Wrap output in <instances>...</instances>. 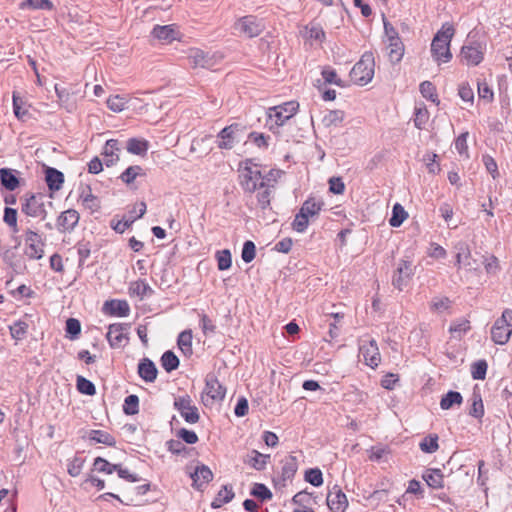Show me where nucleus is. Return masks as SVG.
Segmentation results:
<instances>
[{
	"label": "nucleus",
	"instance_id": "obj_1",
	"mask_svg": "<svg viewBox=\"0 0 512 512\" xmlns=\"http://www.w3.org/2000/svg\"><path fill=\"white\" fill-rule=\"evenodd\" d=\"M265 178L266 177H263L261 171L257 169V165H255V169L250 166H245L240 175V185L244 192L251 194L258 190L256 198L257 203L262 210L270 208L272 192L274 189V184H268L265 181Z\"/></svg>",
	"mask_w": 512,
	"mask_h": 512
},
{
	"label": "nucleus",
	"instance_id": "obj_2",
	"mask_svg": "<svg viewBox=\"0 0 512 512\" xmlns=\"http://www.w3.org/2000/svg\"><path fill=\"white\" fill-rule=\"evenodd\" d=\"M455 29L453 25L445 23L435 34L431 43V54L433 59L440 62H449L452 58L450 43L454 36Z\"/></svg>",
	"mask_w": 512,
	"mask_h": 512
},
{
	"label": "nucleus",
	"instance_id": "obj_3",
	"mask_svg": "<svg viewBox=\"0 0 512 512\" xmlns=\"http://www.w3.org/2000/svg\"><path fill=\"white\" fill-rule=\"evenodd\" d=\"M298 108L299 104L295 101L269 108L266 126L271 132L278 134L279 128L296 114Z\"/></svg>",
	"mask_w": 512,
	"mask_h": 512
},
{
	"label": "nucleus",
	"instance_id": "obj_4",
	"mask_svg": "<svg viewBox=\"0 0 512 512\" xmlns=\"http://www.w3.org/2000/svg\"><path fill=\"white\" fill-rule=\"evenodd\" d=\"M374 67L375 61L373 53L370 51L365 52L351 69V80L359 86L367 85L373 79Z\"/></svg>",
	"mask_w": 512,
	"mask_h": 512
},
{
	"label": "nucleus",
	"instance_id": "obj_5",
	"mask_svg": "<svg viewBox=\"0 0 512 512\" xmlns=\"http://www.w3.org/2000/svg\"><path fill=\"white\" fill-rule=\"evenodd\" d=\"M512 335V309H505L491 327V340L498 345H505Z\"/></svg>",
	"mask_w": 512,
	"mask_h": 512
},
{
	"label": "nucleus",
	"instance_id": "obj_6",
	"mask_svg": "<svg viewBox=\"0 0 512 512\" xmlns=\"http://www.w3.org/2000/svg\"><path fill=\"white\" fill-rule=\"evenodd\" d=\"M235 33L246 38L259 36L265 30V23L254 15H246L237 19L233 25Z\"/></svg>",
	"mask_w": 512,
	"mask_h": 512
},
{
	"label": "nucleus",
	"instance_id": "obj_7",
	"mask_svg": "<svg viewBox=\"0 0 512 512\" xmlns=\"http://www.w3.org/2000/svg\"><path fill=\"white\" fill-rule=\"evenodd\" d=\"M44 198L45 196L41 193L26 194L21 206L22 213L30 217L45 219L47 217V211L44 205Z\"/></svg>",
	"mask_w": 512,
	"mask_h": 512
},
{
	"label": "nucleus",
	"instance_id": "obj_8",
	"mask_svg": "<svg viewBox=\"0 0 512 512\" xmlns=\"http://www.w3.org/2000/svg\"><path fill=\"white\" fill-rule=\"evenodd\" d=\"M460 62L467 66H477L484 59V47L478 42H470L462 46Z\"/></svg>",
	"mask_w": 512,
	"mask_h": 512
},
{
	"label": "nucleus",
	"instance_id": "obj_9",
	"mask_svg": "<svg viewBox=\"0 0 512 512\" xmlns=\"http://www.w3.org/2000/svg\"><path fill=\"white\" fill-rule=\"evenodd\" d=\"M415 272V266L411 260L401 259L392 278V285L399 291L407 286Z\"/></svg>",
	"mask_w": 512,
	"mask_h": 512
},
{
	"label": "nucleus",
	"instance_id": "obj_10",
	"mask_svg": "<svg viewBox=\"0 0 512 512\" xmlns=\"http://www.w3.org/2000/svg\"><path fill=\"white\" fill-rule=\"evenodd\" d=\"M174 408L189 424H195L200 419L198 408L195 405H192V400L189 395L176 398L174 401Z\"/></svg>",
	"mask_w": 512,
	"mask_h": 512
},
{
	"label": "nucleus",
	"instance_id": "obj_11",
	"mask_svg": "<svg viewBox=\"0 0 512 512\" xmlns=\"http://www.w3.org/2000/svg\"><path fill=\"white\" fill-rule=\"evenodd\" d=\"M145 212H146V204H145V202H140L136 207H134L133 211L129 212V216H126L122 220H117V221H115V219H112L111 223H110L111 228L116 233L122 234L125 232L126 229H128L132 225V223L136 219L143 217Z\"/></svg>",
	"mask_w": 512,
	"mask_h": 512
},
{
	"label": "nucleus",
	"instance_id": "obj_12",
	"mask_svg": "<svg viewBox=\"0 0 512 512\" xmlns=\"http://www.w3.org/2000/svg\"><path fill=\"white\" fill-rule=\"evenodd\" d=\"M188 64L193 68L210 69L215 65L213 57L199 48H191L187 53Z\"/></svg>",
	"mask_w": 512,
	"mask_h": 512
},
{
	"label": "nucleus",
	"instance_id": "obj_13",
	"mask_svg": "<svg viewBox=\"0 0 512 512\" xmlns=\"http://www.w3.org/2000/svg\"><path fill=\"white\" fill-rule=\"evenodd\" d=\"M326 502L332 512H345L348 507L347 496L338 485L329 490Z\"/></svg>",
	"mask_w": 512,
	"mask_h": 512
},
{
	"label": "nucleus",
	"instance_id": "obj_14",
	"mask_svg": "<svg viewBox=\"0 0 512 512\" xmlns=\"http://www.w3.org/2000/svg\"><path fill=\"white\" fill-rule=\"evenodd\" d=\"M204 394L212 401H222L225 398L226 388L213 373H209L205 378Z\"/></svg>",
	"mask_w": 512,
	"mask_h": 512
},
{
	"label": "nucleus",
	"instance_id": "obj_15",
	"mask_svg": "<svg viewBox=\"0 0 512 512\" xmlns=\"http://www.w3.org/2000/svg\"><path fill=\"white\" fill-rule=\"evenodd\" d=\"M456 252V264L460 267L463 265L465 268L472 270L476 269V261L472 259L469 244L466 241H458L454 245Z\"/></svg>",
	"mask_w": 512,
	"mask_h": 512
},
{
	"label": "nucleus",
	"instance_id": "obj_16",
	"mask_svg": "<svg viewBox=\"0 0 512 512\" xmlns=\"http://www.w3.org/2000/svg\"><path fill=\"white\" fill-rule=\"evenodd\" d=\"M127 330V324L114 323L109 325L106 338L111 348H120L123 346V341L128 339Z\"/></svg>",
	"mask_w": 512,
	"mask_h": 512
},
{
	"label": "nucleus",
	"instance_id": "obj_17",
	"mask_svg": "<svg viewBox=\"0 0 512 512\" xmlns=\"http://www.w3.org/2000/svg\"><path fill=\"white\" fill-rule=\"evenodd\" d=\"M80 219L79 213L74 209H68L60 213L57 218L56 227L59 232H72Z\"/></svg>",
	"mask_w": 512,
	"mask_h": 512
},
{
	"label": "nucleus",
	"instance_id": "obj_18",
	"mask_svg": "<svg viewBox=\"0 0 512 512\" xmlns=\"http://www.w3.org/2000/svg\"><path fill=\"white\" fill-rule=\"evenodd\" d=\"M193 481L192 486L198 491H203L209 482L213 479V473L210 468L204 464H198L194 472L190 473Z\"/></svg>",
	"mask_w": 512,
	"mask_h": 512
},
{
	"label": "nucleus",
	"instance_id": "obj_19",
	"mask_svg": "<svg viewBox=\"0 0 512 512\" xmlns=\"http://www.w3.org/2000/svg\"><path fill=\"white\" fill-rule=\"evenodd\" d=\"M54 88L60 106L65 108L70 113L73 112L77 107L75 91L73 88L71 86L64 87L59 84H55Z\"/></svg>",
	"mask_w": 512,
	"mask_h": 512
},
{
	"label": "nucleus",
	"instance_id": "obj_20",
	"mask_svg": "<svg viewBox=\"0 0 512 512\" xmlns=\"http://www.w3.org/2000/svg\"><path fill=\"white\" fill-rule=\"evenodd\" d=\"M360 353L364 358L365 364L371 368H375L381 361L378 345L374 339L370 340L368 344L360 346Z\"/></svg>",
	"mask_w": 512,
	"mask_h": 512
},
{
	"label": "nucleus",
	"instance_id": "obj_21",
	"mask_svg": "<svg viewBox=\"0 0 512 512\" xmlns=\"http://www.w3.org/2000/svg\"><path fill=\"white\" fill-rule=\"evenodd\" d=\"M120 150L121 145L117 139H109L106 141L102 154L107 167L113 166L119 160Z\"/></svg>",
	"mask_w": 512,
	"mask_h": 512
},
{
	"label": "nucleus",
	"instance_id": "obj_22",
	"mask_svg": "<svg viewBox=\"0 0 512 512\" xmlns=\"http://www.w3.org/2000/svg\"><path fill=\"white\" fill-rule=\"evenodd\" d=\"M103 311L110 315L126 317L130 313V307L126 300H109L104 303Z\"/></svg>",
	"mask_w": 512,
	"mask_h": 512
},
{
	"label": "nucleus",
	"instance_id": "obj_23",
	"mask_svg": "<svg viewBox=\"0 0 512 512\" xmlns=\"http://www.w3.org/2000/svg\"><path fill=\"white\" fill-rule=\"evenodd\" d=\"M138 374L145 382H154L158 375L156 365L149 358H143L138 364Z\"/></svg>",
	"mask_w": 512,
	"mask_h": 512
},
{
	"label": "nucleus",
	"instance_id": "obj_24",
	"mask_svg": "<svg viewBox=\"0 0 512 512\" xmlns=\"http://www.w3.org/2000/svg\"><path fill=\"white\" fill-rule=\"evenodd\" d=\"M292 503L297 507L293 512H315L312 508V493L306 490L300 491L292 498Z\"/></svg>",
	"mask_w": 512,
	"mask_h": 512
},
{
	"label": "nucleus",
	"instance_id": "obj_25",
	"mask_svg": "<svg viewBox=\"0 0 512 512\" xmlns=\"http://www.w3.org/2000/svg\"><path fill=\"white\" fill-rule=\"evenodd\" d=\"M18 171L10 168L0 169V183L8 191H14L18 188L20 182L17 176Z\"/></svg>",
	"mask_w": 512,
	"mask_h": 512
},
{
	"label": "nucleus",
	"instance_id": "obj_26",
	"mask_svg": "<svg viewBox=\"0 0 512 512\" xmlns=\"http://www.w3.org/2000/svg\"><path fill=\"white\" fill-rule=\"evenodd\" d=\"M45 180L49 190L58 191L64 183V174L56 168L47 167L45 170Z\"/></svg>",
	"mask_w": 512,
	"mask_h": 512
},
{
	"label": "nucleus",
	"instance_id": "obj_27",
	"mask_svg": "<svg viewBox=\"0 0 512 512\" xmlns=\"http://www.w3.org/2000/svg\"><path fill=\"white\" fill-rule=\"evenodd\" d=\"M152 35L161 41L170 43L177 39L178 31L175 29L174 25H156L152 30Z\"/></svg>",
	"mask_w": 512,
	"mask_h": 512
},
{
	"label": "nucleus",
	"instance_id": "obj_28",
	"mask_svg": "<svg viewBox=\"0 0 512 512\" xmlns=\"http://www.w3.org/2000/svg\"><path fill=\"white\" fill-rule=\"evenodd\" d=\"M239 141L240 140L228 130L227 127H224L217 134V147L219 149L231 150Z\"/></svg>",
	"mask_w": 512,
	"mask_h": 512
},
{
	"label": "nucleus",
	"instance_id": "obj_29",
	"mask_svg": "<svg viewBox=\"0 0 512 512\" xmlns=\"http://www.w3.org/2000/svg\"><path fill=\"white\" fill-rule=\"evenodd\" d=\"M422 478L433 489L444 487V476L440 469H427L423 473Z\"/></svg>",
	"mask_w": 512,
	"mask_h": 512
},
{
	"label": "nucleus",
	"instance_id": "obj_30",
	"mask_svg": "<svg viewBox=\"0 0 512 512\" xmlns=\"http://www.w3.org/2000/svg\"><path fill=\"white\" fill-rule=\"evenodd\" d=\"M282 471L281 478L282 481L291 480L297 472L298 469V461L296 456L288 455L282 460Z\"/></svg>",
	"mask_w": 512,
	"mask_h": 512
},
{
	"label": "nucleus",
	"instance_id": "obj_31",
	"mask_svg": "<svg viewBox=\"0 0 512 512\" xmlns=\"http://www.w3.org/2000/svg\"><path fill=\"white\" fill-rule=\"evenodd\" d=\"M129 294L130 296H137L140 300H142L146 296L153 294V290L146 282V280L139 279L130 283Z\"/></svg>",
	"mask_w": 512,
	"mask_h": 512
},
{
	"label": "nucleus",
	"instance_id": "obj_32",
	"mask_svg": "<svg viewBox=\"0 0 512 512\" xmlns=\"http://www.w3.org/2000/svg\"><path fill=\"white\" fill-rule=\"evenodd\" d=\"M234 496L235 494L233 492L232 486L224 485L222 489L217 493L216 497L213 499L211 507L213 509H218L222 507L224 504L232 501Z\"/></svg>",
	"mask_w": 512,
	"mask_h": 512
},
{
	"label": "nucleus",
	"instance_id": "obj_33",
	"mask_svg": "<svg viewBox=\"0 0 512 512\" xmlns=\"http://www.w3.org/2000/svg\"><path fill=\"white\" fill-rule=\"evenodd\" d=\"M88 438L90 441L101 443L109 447H114L116 445L115 437L103 430H90L88 432Z\"/></svg>",
	"mask_w": 512,
	"mask_h": 512
},
{
	"label": "nucleus",
	"instance_id": "obj_34",
	"mask_svg": "<svg viewBox=\"0 0 512 512\" xmlns=\"http://www.w3.org/2000/svg\"><path fill=\"white\" fill-rule=\"evenodd\" d=\"M192 338V330L190 329L182 331L177 338L178 348L186 357L191 356L193 353Z\"/></svg>",
	"mask_w": 512,
	"mask_h": 512
},
{
	"label": "nucleus",
	"instance_id": "obj_35",
	"mask_svg": "<svg viewBox=\"0 0 512 512\" xmlns=\"http://www.w3.org/2000/svg\"><path fill=\"white\" fill-rule=\"evenodd\" d=\"M149 143L145 139L130 138L127 140L126 149L129 153L143 156L147 153Z\"/></svg>",
	"mask_w": 512,
	"mask_h": 512
},
{
	"label": "nucleus",
	"instance_id": "obj_36",
	"mask_svg": "<svg viewBox=\"0 0 512 512\" xmlns=\"http://www.w3.org/2000/svg\"><path fill=\"white\" fill-rule=\"evenodd\" d=\"M21 9L52 11L55 6L50 0H24L20 3Z\"/></svg>",
	"mask_w": 512,
	"mask_h": 512
},
{
	"label": "nucleus",
	"instance_id": "obj_37",
	"mask_svg": "<svg viewBox=\"0 0 512 512\" xmlns=\"http://www.w3.org/2000/svg\"><path fill=\"white\" fill-rule=\"evenodd\" d=\"M388 57L391 63H399L404 55V44L401 39L388 42Z\"/></svg>",
	"mask_w": 512,
	"mask_h": 512
},
{
	"label": "nucleus",
	"instance_id": "obj_38",
	"mask_svg": "<svg viewBox=\"0 0 512 512\" xmlns=\"http://www.w3.org/2000/svg\"><path fill=\"white\" fill-rule=\"evenodd\" d=\"M160 362L163 369L168 373L176 370L180 364L179 358L171 350L165 351L162 354Z\"/></svg>",
	"mask_w": 512,
	"mask_h": 512
},
{
	"label": "nucleus",
	"instance_id": "obj_39",
	"mask_svg": "<svg viewBox=\"0 0 512 512\" xmlns=\"http://www.w3.org/2000/svg\"><path fill=\"white\" fill-rule=\"evenodd\" d=\"M324 203L322 201H316L315 198H308L302 204L300 211L306 214L309 218L317 216L322 210Z\"/></svg>",
	"mask_w": 512,
	"mask_h": 512
},
{
	"label": "nucleus",
	"instance_id": "obj_40",
	"mask_svg": "<svg viewBox=\"0 0 512 512\" xmlns=\"http://www.w3.org/2000/svg\"><path fill=\"white\" fill-rule=\"evenodd\" d=\"M345 117V113L342 110H330L324 115L322 123L325 127H338L341 125Z\"/></svg>",
	"mask_w": 512,
	"mask_h": 512
},
{
	"label": "nucleus",
	"instance_id": "obj_41",
	"mask_svg": "<svg viewBox=\"0 0 512 512\" xmlns=\"http://www.w3.org/2000/svg\"><path fill=\"white\" fill-rule=\"evenodd\" d=\"M143 168L139 165H133L126 168L120 175V179L127 185H130L138 176H145Z\"/></svg>",
	"mask_w": 512,
	"mask_h": 512
},
{
	"label": "nucleus",
	"instance_id": "obj_42",
	"mask_svg": "<svg viewBox=\"0 0 512 512\" xmlns=\"http://www.w3.org/2000/svg\"><path fill=\"white\" fill-rule=\"evenodd\" d=\"M471 406L469 408V415L480 419L484 415V405L480 393L473 392L471 396Z\"/></svg>",
	"mask_w": 512,
	"mask_h": 512
},
{
	"label": "nucleus",
	"instance_id": "obj_43",
	"mask_svg": "<svg viewBox=\"0 0 512 512\" xmlns=\"http://www.w3.org/2000/svg\"><path fill=\"white\" fill-rule=\"evenodd\" d=\"M463 401L462 395L457 391H449L446 393L441 401L440 407L443 410H448L452 408L454 405H460Z\"/></svg>",
	"mask_w": 512,
	"mask_h": 512
},
{
	"label": "nucleus",
	"instance_id": "obj_44",
	"mask_svg": "<svg viewBox=\"0 0 512 512\" xmlns=\"http://www.w3.org/2000/svg\"><path fill=\"white\" fill-rule=\"evenodd\" d=\"M408 217V213L405 211L403 206L399 203H396L392 208V216L389 219V224L392 227H399Z\"/></svg>",
	"mask_w": 512,
	"mask_h": 512
},
{
	"label": "nucleus",
	"instance_id": "obj_45",
	"mask_svg": "<svg viewBox=\"0 0 512 512\" xmlns=\"http://www.w3.org/2000/svg\"><path fill=\"white\" fill-rule=\"evenodd\" d=\"M419 90L424 98L433 103L439 104L440 101L436 92V87L432 82L423 81L419 86Z\"/></svg>",
	"mask_w": 512,
	"mask_h": 512
},
{
	"label": "nucleus",
	"instance_id": "obj_46",
	"mask_svg": "<svg viewBox=\"0 0 512 512\" xmlns=\"http://www.w3.org/2000/svg\"><path fill=\"white\" fill-rule=\"evenodd\" d=\"M438 440L439 437L437 434H429L428 436L422 439V441L419 444V447L421 451H423L424 453L432 454L436 452L439 448Z\"/></svg>",
	"mask_w": 512,
	"mask_h": 512
},
{
	"label": "nucleus",
	"instance_id": "obj_47",
	"mask_svg": "<svg viewBox=\"0 0 512 512\" xmlns=\"http://www.w3.org/2000/svg\"><path fill=\"white\" fill-rule=\"evenodd\" d=\"M11 337L16 341H21L26 337L28 323L22 320L14 322L10 327Z\"/></svg>",
	"mask_w": 512,
	"mask_h": 512
},
{
	"label": "nucleus",
	"instance_id": "obj_48",
	"mask_svg": "<svg viewBox=\"0 0 512 512\" xmlns=\"http://www.w3.org/2000/svg\"><path fill=\"white\" fill-rule=\"evenodd\" d=\"M117 464H112L103 457H96L93 462V471L105 474H112L116 471Z\"/></svg>",
	"mask_w": 512,
	"mask_h": 512
},
{
	"label": "nucleus",
	"instance_id": "obj_49",
	"mask_svg": "<svg viewBox=\"0 0 512 512\" xmlns=\"http://www.w3.org/2000/svg\"><path fill=\"white\" fill-rule=\"evenodd\" d=\"M215 258L220 271L228 270L232 265V255L229 249L217 251Z\"/></svg>",
	"mask_w": 512,
	"mask_h": 512
},
{
	"label": "nucleus",
	"instance_id": "obj_50",
	"mask_svg": "<svg viewBox=\"0 0 512 512\" xmlns=\"http://www.w3.org/2000/svg\"><path fill=\"white\" fill-rule=\"evenodd\" d=\"M76 387L81 394L88 396H93L96 394V387L93 382L83 376H77Z\"/></svg>",
	"mask_w": 512,
	"mask_h": 512
},
{
	"label": "nucleus",
	"instance_id": "obj_51",
	"mask_svg": "<svg viewBox=\"0 0 512 512\" xmlns=\"http://www.w3.org/2000/svg\"><path fill=\"white\" fill-rule=\"evenodd\" d=\"M166 446L167 450L170 451L172 454L182 455L184 457H187L191 450L188 447H186L180 439H171L166 442Z\"/></svg>",
	"mask_w": 512,
	"mask_h": 512
},
{
	"label": "nucleus",
	"instance_id": "obj_52",
	"mask_svg": "<svg viewBox=\"0 0 512 512\" xmlns=\"http://www.w3.org/2000/svg\"><path fill=\"white\" fill-rule=\"evenodd\" d=\"M250 494L262 502L270 500L273 497L272 492L267 488L266 485L262 483H255L250 491Z\"/></svg>",
	"mask_w": 512,
	"mask_h": 512
},
{
	"label": "nucleus",
	"instance_id": "obj_53",
	"mask_svg": "<svg viewBox=\"0 0 512 512\" xmlns=\"http://www.w3.org/2000/svg\"><path fill=\"white\" fill-rule=\"evenodd\" d=\"M65 331L69 339H77L81 333L80 321L76 318H68L66 321Z\"/></svg>",
	"mask_w": 512,
	"mask_h": 512
},
{
	"label": "nucleus",
	"instance_id": "obj_54",
	"mask_svg": "<svg viewBox=\"0 0 512 512\" xmlns=\"http://www.w3.org/2000/svg\"><path fill=\"white\" fill-rule=\"evenodd\" d=\"M123 412L126 415H135L139 412V398L137 395L131 394L125 398Z\"/></svg>",
	"mask_w": 512,
	"mask_h": 512
},
{
	"label": "nucleus",
	"instance_id": "obj_55",
	"mask_svg": "<svg viewBox=\"0 0 512 512\" xmlns=\"http://www.w3.org/2000/svg\"><path fill=\"white\" fill-rule=\"evenodd\" d=\"M304 479L315 487H319L323 484V474L319 468H310L306 470Z\"/></svg>",
	"mask_w": 512,
	"mask_h": 512
},
{
	"label": "nucleus",
	"instance_id": "obj_56",
	"mask_svg": "<svg viewBox=\"0 0 512 512\" xmlns=\"http://www.w3.org/2000/svg\"><path fill=\"white\" fill-rule=\"evenodd\" d=\"M248 140L260 149H267L269 147L270 136L252 131L248 135Z\"/></svg>",
	"mask_w": 512,
	"mask_h": 512
},
{
	"label": "nucleus",
	"instance_id": "obj_57",
	"mask_svg": "<svg viewBox=\"0 0 512 512\" xmlns=\"http://www.w3.org/2000/svg\"><path fill=\"white\" fill-rule=\"evenodd\" d=\"M309 217L304 214L302 211L299 210V212L295 215V218L292 222V228L298 233H303L307 230L309 225Z\"/></svg>",
	"mask_w": 512,
	"mask_h": 512
},
{
	"label": "nucleus",
	"instance_id": "obj_58",
	"mask_svg": "<svg viewBox=\"0 0 512 512\" xmlns=\"http://www.w3.org/2000/svg\"><path fill=\"white\" fill-rule=\"evenodd\" d=\"M478 96L480 99L486 101L487 103H491L494 99V92L487 84L485 80L478 79Z\"/></svg>",
	"mask_w": 512,
	"mask_h": 512
},
{
	"label": "nucleus",
	"instance_id": "obj_59",
	"mask_svg": "<svg viewBox=\"0 0 512 512\" xmlns=\"http://www.w3.org/2000/svg\"><path fill=\"white\" fill-rule=\"evenodd\" d=\"M487 362L485 360H479L472 364L471 375L474 380H483L487 373Z\"/></svg>",
	"mask_w": 512,
	"mask_h": 512
},
{
	"label": "nucleus",
	"instance_id": "obj_60",
	"mask_svg": "<svg viewBox=\"0 0 512 512\" xmlns=\"http://www.w3.org/2000/svg\"><path fill=\"white\" fill-rule=\"evenodd\" d=\"M321 74L326 83L335 84L339 87H345L344 82L337 76L335 69L329 66L324 67Z\"/></svg>",
	"mask_w": 512,
	"mask_h": 512
},
{
	"label": "nucleus",
	"instance_id": "obj_61",
	"mask_svg": "<svg viewBox=\"0 0 512 512\" xmlns=\"http://www.w3.org/2000/svg\"><path fill=\"white\" fill-rule=\"evenodd\" d=\"M256 256V246L253 241L247 240L243 244L241 258L245 263H250Z\"/></svg>",
	"mask_w": 512,
	"mask_h": 512
},
{
	"label": "nucleus",
	"instance_id": "obj_62",
	"mask_svg": "<svg viewBox=\"0 0 512 512\" xmlns=\"http://www.w3.org/2000/svg\"><path fill=\"white\" fill-rule=\"evenodd\" d=\"M470 330V322L467 319H460L454 321L449 328V331L453 334H457L458 338L467 333Z\"/></svg>",
	"mask_w": 512,
	"mask_h": 512
},
{
	"label": "nucleus",
	"instance_id": "obj_63",
	"mask_svg": "<svg viewBox=\"0 0 512 512\" xmlns=\"http://www.w3.org/2000/svg\"><path fill=\"white\" fill-rule=\"evenodd\" d=\"M258 455L257 450H251L244 458V463L248 464L252 468L258 471L264 470V461L261 458L256 457Z\"/></svg>",
	"mask_w": 512,
	"mask_h": 512
},
{
	"label": "nucleus",
	"instance_id": "obj_64",
	"mask_svg": "<svg viewBox=\"0 0 512 512\" xmlns=\"http://www.w3.org/2000/svg\"><path fill=\"white\" fill-rule=\"evenodd\" d=\"M84 463L85 458L76 455L68 464V474L72 477L79 476L84 466Z\"/></svg>",
	"mask_w": 512,
	"mask_h": 512
}]
</instances>
